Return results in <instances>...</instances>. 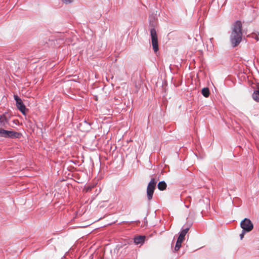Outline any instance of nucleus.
Here are the masks:
<instances>
[{
	"label": "nucleus",
	"instance_id": "nucleus-3",
	"mask_svg": "<svg viewBox=\"0 0 259 259\" xmlns=\"http://www.w3.org/2000/svg\"><path fill=\"white\" fill-rule=\"evenodd\" d=\"M157 182L154 179H151L147 188V195L148 200L152 199Z\"/></svg>",
	"mask_w": 259,
	"mask_h": 259
},
{
	"label": "nucleus",
	"instance_id": "nucleus-18",
	"mask_svg": "<svg viewBox=\"0 0 259 259\" xmlns=\"http://www.w3.org/2000/svg\"><path fill=\"white\" fill-rule=\"evenodd\" d=\"M206 203L207 204L208 203V200L207 199H206Z\"/></svg>",
	"mask_w": 259,
	"mask_h": 259
},
{
	"label": "nucleus",
	"instance_id": "nucleus-4",
	"mask_svg": "<svg viewBox=\"0 0 259 259\" xmlns=\"http://www.w3.org/2000/svg\"><path fill=\"white\" fill-rule=\"evenodd\" d=\"M189 229V228H187L182 230L181 232H180L175 247V251H177L178 250H179L180 247H181L182 243L184 240L186 234L187 233Z\"/></svg>",
	"mask_w": 259,
	"mask_h": 259
},
{
	"label": "nucleus",
	"instance_id": "nucleus-9",
	"mask_svg": "<svg viewBox=\"0 0 259 259\" xmlns=\"http://www.w3.org/2000/svg\"><path fill=\"white\" fill-rule=\"evenodd\" d=\"M145 237L144 236H139L135 237L134 243L136 244H140L144 243Z\"/></svg>",
	"mask_w": 259,
	"mask_h": 259
},
{
	"label": "nucleus",
	"instance_id": "nucleus-1",
	"mask_svg": "<svg viewBox=\"0 0 259 259\" xmlns=\"http://www.w3.org/2000/svg\"><path fill=\"white\" fill-rule=\"evenodd\" d=\"M242 38V23L240 21L234 22L232 26L230 40L233 47L237 46Z\"/></svg>",
	"mask_w": 259,
	"mask_h": 259
},
{
	"label": "nucleus",
	"instance_id": "nucleus-2",
	"mask_svg": "<svg viewBox=\"0 0 259 259\" xmlns=\"http://www.w3.org/2000/svg\"><path fill=\"white\" fill-rule=\"evenodd\" d=\"M21 134L13 131H7L0 128V137L6 138H19Z\"/></svg>",
	"mask_w": 259,
	"mask_h": 259
},
{
	"label": "nucleus",
	"instance_id": "nucleus-13",
	"mask_svg": "<svg viewBox=\"0 0 259 259\" xmlns=\"http://www.w3.org/2000/svg\"><path fill=\"white\" fill-rule=\"evenodd\" d=\"M252 37L254 38L257 41H258L259 40V33H258V34L253 33L252 34Z\"/></svg>",
	"mask_w": 259,
	"mask_h": 259
},
{
	"label": "nucleus",
	"instance_id": "nucleus-6",
	"mask_svg": "<svg viewBox=\"0 0 259 259\" xmlns=\"http://www.w3.org/2000/svg\"><path fill=\"white\" fill-rule=\"evenodd\" d=\"M240 227L243 231L249 232L253 229V225L249 219L245 218L241 222Z\"/></svg>",
	"mask_w": 259,
	"mask_h": 259
},
{
	"label": "nucleus",
	"instance_id": "nucleus-11",
	"mask_svg": "<svg viewBox=\"0 0 259 259\" xmlns=\"http://www.w3.org/2000/svg\"><path fill=\"white\" fill-rule=\"evenodd\" d=\"M252 97L254 101L259 102V90L254 91Z\"/></svg>",
	"mask_w": 259,
	"mask_h": 259
},
{
	"label": "nucleus",
	"instance_id": "nucleus-7",
	"mask_svg": "<svg viewBox=\"0 0 259 259\" xmlns=\"http://www.w3.org/2000/svg\"><path fill=\"white\" fill-rule=\"evenodd\" d=\"M10 118L11 114L8 112H6L0 115V126L6 127L9 123Z\"/></svg>",
	"mask_w": 259,
	"mask_h": 259
},
{
	"label": "nucleus",
	"instance_id": "nucleus-14",
	"mask_svg": "<svg viewBox=\"0 0 259 259\" xmlns=\"http://www.w3.org/2000/svg\"><path fill=\"white\" fill-rule=\"evenodd\" d=\"M62 1L65 4H69L73 2V0H62Z\"/></svg>",
	"mask_w": 259,
	"mask_h": 259
},
{
	"label": "nucleus",
	"instance_id": "nucleus-15",
	"mask_svg": "<svg viewBox=\"0 0 259 259\" xmlns=\"http://www.w3.org/2000/svg\"><path fill=\"white\" fill-rule=\"evenodd\" d=\"M246 233H247V232H245V231H243V230L242 231L241 233L240 234V239H241V240L243 238V237H244V235H245V234Z\"/></svg>",
	"mask_w": 259,
	"mask_h": 259
},
{
	"label": "nucleus",
	"instance_id": "nucleus-8",
	"mask_svg": "<svg viewBox=\"0 0 259 259\" xmlns=\"http://www.w3.org/2000/svg\"><path fill=\"white\" fill-rule=\"evenodd\" d=\"M14 98L16 101V104L18 109L24 114L25 113L26 107L21 99L16 95H14Z\"/></svg>",
	"mask_w": 259,
	"mask_h": 259
},
{
	"label": "nucleus",
	"instance_id": "nucleus-12",
	"mask_svg": "<svg viewBox=\"0 0 259 259\" xmlns=\"http://www.w3.org/2000/svg\"><path fill=\"white\" fill-rule=\"evenodd\" d=\"M201 93L203 96L206 98L208 97L210 94L209 90L208 88H204L202 89Z\"/></svg>",
	"mask_w": 259,
	"mask_h": 259
},
{
	"label": "nucleus",
	"instance_id": "nucleus-10",
	"mask_svg": "<svg viewBox=\"0 0 259 259\" xmlns=\"http://www.w3.org/2000/svg\"><path fill=\"white\" fill-rule=\"evenodd\" d=\"M167 185L164 181H161L158 183L157 185V187L159 190L161 191H163L165 190L166 188Z\"/></svg>",
	"mask_w": 259,
	"mask_h": 259
},
{
	"label": "nucleus",
	"instance_id": "nucleus-17",
	"mask_svg": "<svg viewBox=\"0 0 259 259\" xmlns=\"http://www.w3.org/2000/svg\"><path fill=\"white\" fill-rule=\"evenodd\" d=\"M185 206H186L187 208H189V205H185Z\"/></svg>",
	"mask_w": 259,
	"mask_h": 259
},
{
	"label": "nucleus",
	"instance_id": "nucleus-5",
	"mask_svg": "<svg viewBox=\"0 0 259 259\" xmlns=\"http://www.w3.org/2000/svg\"><path fill=\"white\" fill-rule=\"evenodd\" d=\"M150 35L153 49L155 52H157L159 49L156 31L154 28L151 29Z\"/></svg>",
	"mask_w": 259,
	"mask_h": 259
},
{
	"label": "nucleus",
	"instance_id": "nucleus-16",
	"mask_svg": "<svg viewBox=\"0 0 259 259\" xmlns=\"http://www.w3.org/2000/svg\"><path fill=\"white\" fill-rule=\"evenodd\" d=\"M186 200H188L189 202H190V201H191V197H188L187 198Z\"/></svg>",
	"mask_w": 259,
	"mask_h": 259
}]
</instances>
